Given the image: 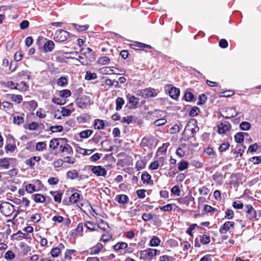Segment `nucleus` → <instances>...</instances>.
Wrapping results in <instances>:
<instances>
[{"label": "nucleus", "mask_w": 261, "mask_h": 261, "mask_svg": "<svg viewBox=\"0 0 261 261\" xmlns=\"http://www.w3.org/2000/svg\"><path fill=\"white\" fill-rule=\"evenodd\" d=\"M57 85L60 87H65L67 85V80L65 77H61L57 81Z\"/></svg>", "instance_id": "37998d69"}, {"label": "nucleus", "mask_w": 261, "mask_h": 261, "mask_svg": "<svg viewBox=\"0 0 261 261\" xmlns=\"http://www.w3.org/2000/svg\"><path fill=\"white\" fill-rule=\"evenodd\" d=\"M50 194L53 195L55 202L60 203L62 199V193L58 191H51Z\"/></svg>", "instance_id": "b1692460"}, {"label": "nucleus", "mask_w": 261, "mask_h": 261, "mask_svg": "<svg viewBox=\"0 0 261 261\" xmlns=\"http://www.w3.org/2000/svg\"><path fill=\"white\" fill-rule=\"evenodd\" d=\"M24 121L23 118L21 116H14L13 118V122L18 125H20Z\"/></svg>", "instance_id": "e2e57ef3"}, {"label": "nucleus", "mask_w": 261, "mask_h": 261, "mask_svg": "<svg viewBox=\"0 0 261 261\" xmlns=\"http://www.w3.org/2000/svg\"><path fill=\"white\" fill-rule=\"evenodd\" d=\"M80 53L82 55L84 56L87 59L90 58L93 54L92 49L89 47L87 48H84L83 47L81 48Z\"/></svg>", "instance_id": "ddd939ff"}, {"label": "nucleus", "mask_w": 261, "mask_h": 261, "mask_svg": "<svg viewBox=\"0 0 261 261\" xmlns=\"http://www.w3.org/2000/svg\"><path fill=\"white\" fill-rule=\"evenodd\" d=\"M97 77V74L95 73H91L90 71H87L86 73L85 79L89 81L96 79Z\"/></svg>", "instance_id": "49530a36"}, {"label": "nucleus", "mask_w": 261, "mask_h": 261, "mask_svg": "<svg viewBox=\"0 0 261 261\" xmlns=\"http://www.w3.org/2000/svg\"><path fill=\"white\" fill-rule=\"evenodd\" d=\"M72 25L77 31H83L87 30L89 28V25L88 24L80 25L76 23H72Z\"/></svg>", "instance_id": "58836bf2"}, {"label": "nucleus", "mask_w": 261, "mask_h": 261, "mask_svg": "<svg viewBox=\"0 0 261 261\" xmlns=\"http://www.w3.org/2000/svg\"><path fill=\"white\" fill-rule=\"evenodd\" d=\"M103 248V245L100 243H97L95 246L90 248V254H97Z\"/></svg>", "instance_id": "dca6fc26"}, {"label": "nucleus", "mask_w": 261, "mask_h": 261, "mask_svg": "<svg viewBox=\"0 0 261 261\" xmlns=\"http://www.w3.org/2000/svg\"><path fill=\"white\" fill-rule=\"evenodd\" d=\"M11 158H4L0 159V167L5 169H8L10 167V160Z\"/></svg>", "instance_id": "4be33fe9"}, {"label": "nucleus", "mask_w": 261, "mask_h": 261, "mask_svg": "<svg viewBox=\"0 0 261 261\" xmlns=\"http://www.w3.org/2000/svg\"><path fill=\"white\" fill-rule=\"evenodd\" d=\"M78 174L75 170L69 171L67 173V177L70 178L71 179H74L76 178Z\"/></svg>", "instance_id": "a19ab883"}, {"label": "nucleus", "mask_w": 261, "mask_h": 261, "mask_svg": "<svg viewBox=\"0 0 261 261\" xmlns=\"http://www.w3.org/2000/svg\"><path fill=\"white\" fill-rule=\"evenodd\" d=\"M113 68V67H103L100 69V72L104 74H115Z\"/></svg>", "instance_id": "cd10ccee"}, {"label": "nucleus", "mask_w": 261, "mask_h": 261, "mask_svg": "<svg viewBox=\"0 0 261 261\" xmlns=\"http://www.w3.org/2000/svg\"><path fill=\"white\" fill-rule=\"evenodd\" d=\"M55 48V43L51 40H48L43 46V50L45 53L51 52Z\"/></svg>", "instance_id": "f8f14e48"}, {"label": "nucleus", "mask_w": 261, "mask_h": 261, "mask_svg": "<svg viewBox=\"0 0 261 261\" xmlns=\"http://www.w3.org/2000/svg\"><path fill=\"white\" fill-rule=\"evenodd\" d=\"M87 101H89L90 99L86 96L82 97L76 100V105L79 108H84L87 106Z\"/></svg>", "instance_id": "4468645a"}, {"label": "nucleus", "mask_w": 261, "mask_h": 261, "mask_svg": "<svg viewBox=\"0 0 261 261\" xmlns=\"http://www.w3.org/2000/svg\"><path fill=\"white\" fill-rule=\"evenodd\" d=\"M14 239L19 240L20 238H24L26 240H31V236L24 233L22 232L21 231H18L16 233L12 236Z\"/></svg>", "instance_id": "6ab92c4d"}, {"label": "nucleus", "mask_w": 261, "mask_h": 261, "mask_svg": "<svg viewBox=\"0 0 261 261\" xmlns=\"http://www.w3.org/2000/svg\"><path fill=\"white\" fill-rule=\"evenodd\" d=\"M62 160L63 162L71 164H73L75 162L74 158L68 156L64 157Z\"/></svg>", "instance_id": "4d7b16f0"}, {"label": "nucleus", "mask_w": 261, "mask_h": 261, "mask_svg": "<svg viewBox=\"0 0 261 261\" xmlns=\"http://www.w3.org/2000/svg\"><path fill=\"white\" fill-rule=\"evenodd\" d=\"M40 160V157L38 156H33L30 159L27 160L25 161V163L27 165H29L30 167L33 168L35 162H39Z\"/></svg>", "instance_id": "393cba45"}, {"label": "nucleus", "mask_w": 261, "mask_h": 261, "mask_svg": "<svg viewBox=\"0 0 261 261\" xmlns=\"http://www.w3.org/2000/svg\"><path fill=\"white\" fill-rule=\"evenodd\" d=\"M19 246L23 254H26L31 251V247L23 242H21Z\"/></svg>", "instance_id": "c756f323"}, {"label": "nucleus", "mask_w": 261, "mask_h": 261, "mask_svg": "<svg viewBox=\"0 0 261 261\" xmlns=\"http://www.w3.org/2000/svg\"><path fill=\"white\" fill-rule=\"evenodd\" d=\"M5 96L7 98L10 99L12 101L16 102L18 103L21 102L23 100L22 96L20 95L7 94Z\"/></svg>", "instance_id": "2eb2a0df"}, {"label": "nucleus", "mask_w": 261, "mask_h": 261, "mask_svg": "<svg viewBox=\"0 0 261 261\" xmlns=\"http://www.w3.org/2000/svg\"><path fill=\"white\" fill-rule=\"evenodd\" d=\"M245 211L246 212V217L247 219L251 220L256 217V211L250 204L245 205Z\"/></svg>", "instance_id": "0eeeda50"}, {"label": "nucleus", "mask_w": 261, "mask_h": 261, "mask_svg": "<svg viewBox=\"0 0 261 261\" xmlns=\"http://www.w3.org/2000/svg\"><path fill=\"white\" fill-rule=\"evenodd\" d=\"M159 208L165 212H170L172 210V205L171 204H168L164 206H159Z\"/></svg>", "instance_id": "680f3d73"}, {"label": "nucleus", "mask_w": 261, "mask_h": 261, "mask_svg": "<svg viewBox=\"0 0 261 261\" xmlns=\"http://www.w3.org/2000/svg\"><path fill=\"white\" fill-rule=\"evenodd\" d=\"M126 97L128 100L129 103L133 106H136L138 104V99L134 96L127 95Z\"/></svg>", "instance_id": "473e14b6"}, {"label": "nucleus", "mask_w": 261, "mask_h": 261, "mask_svg": "<svg viewBox=\"0 0 261 261\" xmlns=\"http://www.w3.org/2000/svg\"><path fill=\"white\" fill-rule=\"evenodd\" d=\"M124 103V100L122 97H118L116 100V111H119L121 109L122 106Z\"/></svg>", "instance_id": "2f4dec72"}, {"label": "nucleus", "mask_w": 261, "mask_h": 261, "mask_svg": "<svg viewBox=\"0 0 261 261\" xmlns=\"http://www.w3.org/2000/svg\"><path fill=\"white\" fill-rule=\"evenodd\" d=\"M80 195L79 193H74L72 194L69 197V201L71 203H75L79 200L80 198Z\"/></svg>", "instance_id": "c9c22d12"}, {"label": "nucleus", "mask_w": 261, "mask_h": 261, "mask_svg": "<svg viewBox=\"0 0 261 261\" xmlns=\"http://www.w3.org/2000/svg\"><path fill=\"white\" fill-rule=\"evenodd\" d=\"M89 168L92 173L97 176L105 177L107 175V170L101 166H89Z\"/></svg>", "instance_id": "20e7f679"}, {"label": "nucleus", "mask_w": 261, "mask_h": 261, "mask_svg": "<svg viewBox=\"0 0 261 261\" xmlns=\"http://www.w3.org/2000/svg\"><path fill=\"white\" fill-rule=\"evenodd\" d=\"M184 98L187 101H191L194 99V95L192 92L187 91L185 93Z\"/></svg>", "instance_id": "4c0bfd02"}, {"label": "nucleus", "mask_w": 261, "mask_h": 261, "mask_svg": "<svg viewBox=\"0 0 261 261\" xmlns=\"http://www.w3.org/2000/svg\"><path fill=\"white\" fill-rule=\"evenodd\" d=\"M153 215L151 214L144 213L142 215V218L144 221H148L153 219Z\"/></svg>", "instance_id": "0e129e2a"}, {"label": "nucleus", "mask_w": 261, "mask_h": 261, "mask_svg": "<svg viewBox=\"0 0 261 261\" xmlns=\"http://www.w3.org/2000/svg\"><path fill=\"white\" fill-rule=\"evenodd\" d=\"M31 221L34 223H38L41 219V215L39 214H36L31 217Z\"/></svg>", "instance_id": "6e6d98bb"}, {"label": "nucleus", "mask_w": 261, "mask_h": 261, "mask_svg": "<svg viewBox=\"0 0 261 261\" xmlns=\"http://www.w3.org/2000/svg\"><path fill=\"white\" fill-rule=\"evenodd\" d=\"M59 95L61 97L67 98L70 96L71 92L69 90L64 89L60 91Z\"/></svg>", "instance_id": "ea45409f"}, {"label": "nucleus", "mask_w": 261, "mask_h": 261, "mask_svg": "<svg viewBox=\"0 0 261 261\" xmlns=\"http://www.w3.org/2000/svg\"><path fill=\"white\" fill-rule=\"evenodd\" d=\"M199 112H200V110L198 107H194L191 110L189 114H190V116L194 117V116H196L197 115H198Z\"/></svg>", "instance_id": "864d4df0"}, {"label": "nucleus", "mask_w": 261, "mask_h": 261, "mask_svg": "<svg viewBox=\"0 0 261 261\" xmlns=\"http://www.w3.org/2000/svg\"><path fill=\"white\" fill-rule=\"evenodd\" d=\"M115 200L120 204H125L128 202L129 198L126 195L120 194L116 196Z\"/></svg>", "instance_id": "9d476101"}, {"label": "nucleus", "mask_w": 261, "mask_h": 261, "mask_svg": "<svg viewBox=\"0 0 261 261\" xmlns=\"http://www.w3.org/2000/svg\"><path fill=\"white\" fill-rule=\"evenodd\" d=\"M231 125L230 123L224 124L221 123L218 127V133L220 134H223L225 132L230 130Z\"/></svg>", "instance_id": "f3484780"}, {"label": "nucleus", "mask_w": 261, "mask_h": 261, "mask_svg": "<svg viewBox=\"0 0 261 261\" xmlns=\"http://www.w3.org/2000/svg\"><path fill=\"white\" fill-rule=\"evenodd\" d=\"M234 217V213L232 210L227 209L225 211V218L228 219H231Z\"/></svg>", "instance_id": "5fc2aeb1"}, {"label": "nucleus", "mask_w": 261, "mask_h": 261, "mask_svg": "<svg viewBox=\"0 0 261 261\" xmlns=\"http://www.w3.org/2000/svg\"><path fill=\"white\" fill-rule=\"evenodd\" d=\"M85 226L89 230H95V224L90 221L86 222L85 223Z\"/></svg>", "instance_id": "338daca9"}, {"label": "nucleus", "mask_w": 261, "mask_h": 261, "mask_svg": "<svg viewBox=\"0 0 261 261\" xmlns=\"http://www.w3.org/2000/svg\"><path fill=\"white\" fill-rule=\"evenodd\" d=\"M161 242L160 239L156 237L153 236L149 242V245L152 247L158 246Z\"/></svg>", "instance_id": "7c9ffc66"}, {"label": "nucleus", "mask_w": 261, "mask_h": 261, "mask_svg": "<svg viewBox=\"0 0 261 261\" xmlns=\"http://www.w3.org/2000/svg\"><path fill=\"white\" fill-rule=\"evenodd\" d=\"M59 143L57 139H53L49 142V147L53 148V149H55L59 146Z\"/></svg>", "instance_id": "3c124183"}, {"label": "nucleus", "mask_w": 261, "mask_h": 261, "mask_svg": "<svg viewBox=\"0 0 261 261\" xmlns=\"http://www.w3.org/2000/svg\"><path fill=\"white\" fill-rule=\"evenodd\" d=\"M1 213L6 217L10 216L14 211V206L8 202H4L0 204Z\"/></svg>", "instance_id": "f03ea898"}, {"label": "nucleus", "mask_w": 261, "mask_h": 261, "mask_svg": "<svg viewBox=\"0 0 261 261\" xmlns=\"http://www.w3.org/2000/svg\"><path fill=\"white\" fill-rule=\"evenodd\" d=\"M189 163L186 161H181L178 164V169L179 171H183L188 168Z\"/></svg>", "instance_id": "79ce46f5"}, {"label": "nucleus", "mask_w": 261, "mask_h": 261, "mask_svg": "<svg viewBox=\"0 0 261 261\" xmlns=\"http://www.w3.org/2000/svg\"><path fill=\"white\" fill-rule=\"evenodd\" d=\"M199 130V128L196 126L195 127L191 128H188V126L186 127V130L185 131H188L189 130L191 132V134L190 135L184 137V140L185 141L188 140L189 139L194 137L196 133Z\"/></svg>", "instance_id": "9b49d317"}, {"label": "nucleus", "mask_w": 261, "mask_h": 261, "mask_svg": "<svg viewBox=\"0 0 261 261\" xmlns=\"http://www.w3.org/2000/svg\"><path fill=\"white\" fill-rule=\"evenodd\" d=\"M200 241L203 244H208L210 242V237L207 235L203 234L200 236Z\"/></svg>", "instance_id": "603ef678"}, {"label": "nucleus", "mask_w": 261, "mask_h": 261, "mask_svg": "<svg viewBox=\"0 0 261 261\" xmlns=\"http://www.w3.org/2000/svg\"><path fill=\"white\" fill-rule=\"evenodd\" d=\"M199 101H198V105H201L203 104L206 100L207 97L204 94H202L199 96Z\"/></svg>", "instance_id": "774afa93"}, {"label": "nucleus", "mask_w": 261, "mask_h": 261, "mask_svg": "<svg viewBox=\"0 0 261 261\" xmlns=\"http://www.w3.org/2000/svg\"><path fill=\"white\" fill-rule=\"evenodd\" d=\"M145 192H146V190L141 189V190H138L136 191V194H137L138 198L143 199V198H145Z\"/></svg>", "instance_id": "69168bd1"}, {"label": "nucleus", "mask_w": 261, "mask_h": 261, "mask_svg": "<svg viewBox=\"0 0 261 261\" xmlns=\"http://www.w3.org/2000/svg\"><path fill=\"white\" fill-rule=\"evenodd\" d=\"M171 192L172 194L175 195L179 196L180 194V191L179 187L178 186H173L171 189Z\"/></svg>", "instance_id": "13d9d810"}, {"label": "nucleus", "mask_w": 261, "mask_h": 261, "mask_svg": "<svg viewBox=\"0 0 261 261\" xmlns=\"http://www.w3.org/2000/svg\"><path fill=\"white\" fill-rule=\"evenodd\" d=\"M240 128L243 130H248L251 127L250 123L248 122H242L240 125Z\"/></svg>", "instance_id": "8fccbe9b"}, {"label": "nucleus", "mask_w": 261, "mask_h": 261, "mask_svg": "<svg viewBox=\"0 0 261 261\" xmlns=\"http://www.w3.org/2000/svg\"><path fill=\"white\" fill-rule=\"evenodd\" d=\"M180 94V90L178 88L176 87H172L169 91L170 96L174 99H177Z\"/></svg>", "instance_id": "a211bd4d"}, {"label": "nucleus", "mask_w": 261, "mask_h": 261, "mask_svg": "<svg viewBox=\"0 0 261 261\" xmlns=\"http://www.w3.org/2000/svg\"><path fill=\"white\" fill-rule=\"evenodd\" d=\"M154 143L153 137L151 136H145L141 140L140 146L152 149Z\"/></svg>", "instance_id": "423d86ee"}, {"label": "nucleus", "mask_w": 261, "mask_h": 261, "mask_svg": "<svg viewBox=\"0 0 261 261\" xmlns=\"http://www.w3.org/2000/svg\"><path fill=\"white\" fill-rule=\"evenodd\" d=\"M94 126L95 129H102L105 127V122L102 120L96 119L95 120Z\"/></svg>", "instance_id": "c85d7f7f"}, {"label": "nucleus", "mask_w": 261, "mask_h": 261, "mask_svg": "<svg viewBox=\"0 0 261 261\" xmlns=\"http://www.w3.org/2000/svg\"><path fill=\"white\" fill-rule=\"evenodd\" d=\"M132 45L136 47V49L144 50L145 48H151L152 47L150 45L146 44L139 42H136L134 44H132ZM134 48H135V47Z\"/></svg>", "instance_id": "5701e85b"}, {"label": "nucleus", "mask_w": 261, "mask_h": 261, "mask_svg": "<svg viewBox=\"0 0 261 261\" xmlns=\"http://www.w3.org/2000/svg\"><path fill=\"white\" fill-rule=\"evenodd\" d=\"M110 61V59L108 57H106V56L100 57L97 60L98 63L101 65H107L108 63H109Z\"/></svg>", "instance_id": "e433bc0d"}, {"label": "nucleus", "mask_w": 261, "mask_h": 261, "mask_svg": "<svg viewBox=\"0 0 261 261\" xmlns=\"http://www.w3.org/2000/svg\"><path fill=\"white\" fill-rule=\"evenodd\" d=\"M25 190L29 193H32L36 191V187L33 184H29L25 186Z\"/></svg>", "instance_id": "a18cd8bd"}, {"label": "nucleus", "mask_w": 261, "mask_h": 261, "mask_svg": "<svg viewBox=\"0 0 261 261\" xmlns=\"http://www.w3.org/2000/svg\"><path fill=\"white\" fill-rule=\"evenodd\" d=\"M141 180L143 183L148 184L151 180V175L148 173L143 172L141 175Z\"/></svg>", "instance_id": "f704fd0d"}, {"label": "nucleus", "mask_w": 261, "mask_h": 261, "mask_svg": "<svg viewBox=\"0 0 261 261\" xmlns=\"http://www.w3.org/2000/svg\"><path fill=\"white\" fill-rule=\"evenodd\" d=\"M238 114L236 110L233 108H227L224 114L222 115V117L226 119H230L236 117Z\"/></svg>", "instance_id": "1a4fd4ad"}, {"label": "nucleus", "mask_w": 261, "mask_h": 261, "mask_svg": "<svg viewBox=\"0 0 261 261\" xmlns=\"http://www.w3.org/2000/svg\"><path fill=\"white\" fill-rule=\"evenodd\" d=\"M138 92L140 95L147 98L155 97L158 93L157 90L151 88H146Z\"/></svg>", "instance_id": "39448f33"}, {"label": "nucleus", "mask_w": 261, "mask_h": 261, "mask_svg": "<svg viewBox=\"0 0 261 261\" xmlns=\"http://www.w3.org/2000/svg\"><path fill=\"white\" fill-rule=\"evenodd\" d=\"M244 135H248L246 133H238L234 136L235 141L237 143H241L243 142Z\"/></svg>", "instance_id": "a878e982"}, {"label": "nucleus", "mask_w": 261, "mask_h": 261, "mask_svg": "<svg viewBox=\"0 0 261 261\" xmlns=\"http://www.w3.org/2000/svg\"><path fill=\"white\" fill-rule=\"evenodd\" d=\"M234 222L232 221L225 222L219 228V232L221 234L227 233L231 228H234Z\"/></svg>", "instance_id": "6e6552de"}, {"label": "nucleus", "mask_w": 261, "mask_h": 261, "mask_svg": "<svg viewBox=\"0 0 261 261\" xmlns=\"http://www.w3.org/2000/svg\"><path fill=\"white\" fill-rule=\"evenodd\" d=\"M93 133V130L90 129H87L85 130L82 131L80 133V136L81 138L83 139L88 138Z\"/></svg>", "instance_id": "72a5a7b5"}, {"label": "nucleus", "mask_w": 261, "mask_h": 261, "mask_svg": "<svg viewBox=\"0 0 261 261\" xmlns=\"http://www.w3.org/2000/svg\"><path fill=\"white\" fill-rule=\"evenodd\" d=\"M232 206L236 209H242L244 205L241 201L238 200L233 202Z\"/></svg>", "instance_id": "bf43d9fd"}, {"label": "nucleus", "mask_w": 261, "mask_h": 261, "mask_svg": "<svg viewBox=\"0 0 261 261\" xmlns=\"http://www.w3.org/2000/svg\"><path fill=\"white\" fill-rule=\"evenodd\" d=\"M46 144L43 142H40L37 143L36 149L38 151H43L46 149Z\"/></svg>", "instance_id": "09e8293b"}, {"label": "nucleus", "mask_w": 261, "mask_h": 261, "mask_svg": "<svg viewBox=\"0 0 261 261\" xmlns=\"http://www.w3.org/2000/svg\"><path fill=\"white\" fill-rule=\"evenodd\" d=\"M229 146L230 145L228 142L223 143L220 146L219 150L220 152H223L228 149Z\"/></svg>", "instance_id": "052dcab7"}, {"label": "nucleus", "mask_w": 261, "mask_h": 261, "mask_svg": "<svg viewBox=\"0 0 261 261\" xmlns=\"http://www.w3.org/2000/svg\"><path fill=\"white\" fill-rule=\"evenodd\" d=\"M63 129V127L61 125L51 126L49 130L53 133L61 132Z\"/></svg>", "instance_id": "c03bdc74"}, {"label": "nucleus", "mask_w": 261, "mask_h": 261, "mask_svg": "<svg viewBox=\"0 0 261 261\" xmlns=\"http://www.w3.org/2000/svg\"><path fill=\"white\" fill-rule=\"evenodd\" d=\"M128 245L125 242H119L113 246V249L115 251H118L121 249H124L127 247Z\"/></svg>", "instance_id": "bb28decb"}, {"label": "nucleus", "mask_w": 261, "mask_h": 261, "mask_svg": "<svg viewBox=\"0 0 261 261\" xmlns=\"http://www.w3.org/2000/svg\"><path fill=\"white\" fill-rule=\"evenodd\" d=\"M60 253L61 250L59 247L53 248L50 251L51 255L53 257H58Z\"/></svg>", "instance_id": "de8ad7c7"}, {"label": "nucleus", "mask_w": 261, "mask_h": 261, "mask_svg": "<svg viewBox=\"0 0 261 261\" xmlns=\"http://www.w3.org/2000/svg\"><path fill=\"white\" fill-rule=\"evenodd\" d=\"M69 36V33L63 30L60 29L57 30L55 33L54 40L56 42H63L66 40Z\"/></svg>", "instance_id": "7ed1b4c3"}, {"label": "nucleus", "mask_w": 261, "mask_h": 261, "mask_svg": "<svg viewBox=\"0 0 261 261\" xmlns=\"http://www.w3.org/2000/svg\"><path fill=\"white\" fill-rule=\"evenodd\" d=\"M32 198L37 203H43L45 201V197L40 194H35L32 195Z\"/></svg>", "instance_id": "aec40b11"}, {"label": "nucleus", "mask_w": 261, "mask_h": 261, "mask_svg": "<svg viewBox=\"0 0 261 261\" xmlns=\"http://www.w3.org/2000/svg\"><path fill=\"white\" fill-rule=\"evenodd\" d=\"M60 151L61 152H66L67 154H70L73 152L72 148L70 145L67 144L64 146L61 145L60 147Z\"/></svg>", "instance_id": "412c9836"}, {"label": "nucleus", "mask_w": 261, "mask_h": 261, "mask_svg": "<svg viewBox=\"0 0 261 261\" xmlns=\"http://www.w3.org/2000/svg\"><path fill=\"white\" fill-rule=\"evenodd\" d=\"M140 258L146 261H151L153 256L160 254V251L155 249L147 248V249L138 251Z\"/></svg>", "instance_id": "f257e3e1"}]
</instances>
